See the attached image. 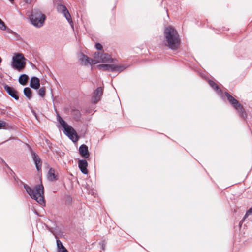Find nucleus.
Here are the masks:
<instances>
[{
    "label": "nucleus",
    "instance_id": "4c0bfd02",
    "mask_svg": "<svg viewBox=\"0 0 252 252\" xmlns=\"http://www.w3.org/2000/svg\"><path fill=\"white\" fill-rule=\"evenodd\" d=\"M7 141V140H6V141H4V142H2V143H0V144H3L4 143H5V142H6Z\"/></svg>",
    "mask_w": 252,
    "mask_h": 252
},
{
    "label": "nucleus",
    "instance_id": "bb28decb",
    "mask_svg": "<svg viewBox=\"0 0 252 252\" xmlns=\"http://www.w3.org/2000/svg\"><path fill=\"white\" fill-rule=\"evenodd\" d=\"M95 47L97 50H101L103 48L102 45L99 43H95Z\"/></svg>",
    "mask_w": 252,
    "mask_h": 252
},
{
    "label": "nucleus",
    "instance_id": "4be33fe9",
    "mask_svg": "<svg viewBox=\"0 0 252 252\" xmlns=\"http://www.w3.org/2000/svg\"><path fill=\"white\" fill-rule=\"evenodd\" d=\"M79 60L82 63H83L84 65H87L90 61V58L83 53L81 54Z\"/></svg>",
    "mask_w": 252,
    "mask_h": 252
},
{
    "label": "nucleus",
    "instance_id": "f704fd0d",
    "mask_svg": "<svg viewBox=\"0 0 252 252\" xmlns=\"http://www.w3.org/2000/svg\"><path fill=\"white\" fill-rule=\"evenodd\" d=\"M13 178H14L15 182L18 183V180H19L18 178L15 175V176H13Z\"/></svg>",
    "mask_w": 252,
    "mask_h": 252
},
{
    "label": "nucleus",
    "instance_id": "6e6552de",
    "mask_svg": "<svg viewBox=\"0 0 252 252\" xmlns=\"http://www.w3.org/2000/svg\"><path fill=\"white\" fill-rule=\"evenodd\" d=\"M100 70L105 71H110L112 72H121L127 67V65L125 64H101L97 66Z\"/></svg>",
    "mask_w": 252,
    "mask_h": 252
},
{
    "label": "nucleus",
    "instance_id": "1a4fd4ad",
    "mask_svg": "<svg viewBox=\"0 0 252 252\" xmlns=\"http://www.w3.org/2000/svg\"><path fill=\"white\" fill-rule=\"evenodd\" d=\"M57 10L59 12L62 13L64 15L69 23L72 22L71 15L65 5L61 4H58L57 6Z\"/></svg>",
    "mask_w": 252,
    "mask_h": 252
},
{
    "label": "nucleus",
    "instance_id": "7c9ffc66",
    "mask_svg": "<svg viewBox=\"0 0 252 252\" xmlns=\"http://www.w3.org/2000/svg\"><path fill=\"white\" fill-rule=\"evenodd\" d=\"M58 252H68L67 251V249L65 248H64L63 249L58 251Z\"/></svg>",
    "mask_w": 252,
    "mask_h": 252
},
{
    "label": "nucleus",
    "instance_id": "f8f14e48",
    "mask_svg": "<svg viewBox=\"0 0 252 252\" xmlns=\"http://www.w3.org/2000/svg\"><path fill=\"white\" fill-rule=\"evenodd\" d=\"M94 58L100 59L101 61L104 63L108 62L109 61L112 62L114 60V59L112 58L110 55L108 54L105 53H100L99 52L95 53Z\"/></svg>",
    "mask_w": 252,
    "mask_h": 252
},
{
    "label": "nucleus",
    "instance_id": "dca6fc26",
    "mask_svg": "<svg viewBox=\"0 0 252 252\" xmlns=\"http://www.w3.org/2000/svg\"><path fill=\"white\" fill-rule=\"evenodd\" d=\"M40 80L35 76L32 77L30 80V86L33 89L37 90L40 88Z\"/></svg>",
    "mask_w": 252,
    "mask_h": 252
},
{
    "label": "nucleus",
    "instance_id": "c85d7f7f",
    "mask_svg": "<svg viewBox=\"0 0 252 252\" xmlns=\"http://www.w3.org/2000/svg\"><path fill=\"white\" fill-rule=\"evenodd\" d=\"M71 201H72L71 197H70V196H68L66 199L65 203L66 204H70L71 202Z\"/></svg>",
    "mask_w": 252,
    "mask_h": 252
},
{
    "label": "nucleus",
    "instance_id": "7ed1b4c3",
    "mask_svg": "<svg viewBox=\"0 0 252 252\" xmlns=\"http://www.w3.org/2000/svg\"><path fill=\"white\" fill-rule=\"evenodd\" d=\"M20 182L23 185L27 193L32 199L36 200L41 206H45L46 203L44 197V187L42 184L35 186V188L33 189L22 181L20 180Z\"/></svg>",
    "mask_w": 252,
    "mask_h": 252
},
{
    "label": "nucleus",
    "instance_id": "393cba45",
    "mask_svg": "<svg viewBox=\"0 0 252 252\" xmlns=\"http://www.w3.org/2000/svg\"><path fill=\"white\" fill-rule=\"evenodd\" d=\"M0 29L2 31H5L6 30V26L1 19L0 21Z\"/></svg>",
    "mask_w": 252,
    "mask_h": 252
},
{
    "label": "nucleus",
    "instance_id": "72a5a7b5",
    "mask_svg": "<svg viewBox=\"0 0 252 252\" xmlns=\"http://www.w3.org/2000/svg\"><path fill=\"white\" fill-rule=\"evenodd\" d=\"M249 215H250L249 213L247 212H246V214H245L243 218V220H245V219L248 218Z\"/></svg>",
    "mask_w": 252,
    "mask_h": 252
},
{
    "label": "nucleus",
    "instance_id": "473e14b6",
    "mask_svg": "<svg viewBox=\"0 0 252 252\" xmlns=\"http://www.w3.org/2000/svg\"><path fill=\"white\" fill-rule=\"evenodd\" d=\"M247 212L249 213V215H252V207L250 208Z\"/></svg>",
    "mask_w": 252,
    "mask_h": 252
},
{
    "label": "nucleus",
    "instance_id": "cd10ccee",
    "mask_svg": "<svg viewBox=\"0 0 252 252\" xmlns=\"http://www.w3.org/2000/svg\"><path fill=\"white\" fill-rule=\"evenodd\" d=\"M6 125V123L1 120H0V129H1L3 127L5 126Z\"/></svg>",
    "mask_w": 252,
    "mask_h": 252
},
{
    "label": "nucleus",
    "instance_id": "6ab92c4d",
    "mask_svg": "<svg viewBox=\"0 0 252 252\" xmlns=\"http://www.w3.org/2000/svg\"><path fill=\"white\" fill-rule=\"evenodd\" d=\"M48 178L49 180L53 181L58 180L57 175L55 174V170L53 168H50L48 172Z\"/></svg>",
    "mask_w": 252,
    "mask_h": 252
},
{
    "label": "nucleus",
    "instance_id": "f3484780",
    "mask_svg": "<svg viewBox=\"0 0 252 252\" xmlns=\"http://www.w3.org/2000/svg\"><path fill=\"white\" fill-rule=\"evenodd\" d=\"M208 84L209 85L216 91V93L222 96L223 93L221 89L213 81L209 80Z\"/></svg>",
    "mask_w": 252,
    "mask_h": 252
},
{
    "label": "nucleus",
    "instance_id": "c756f323",
    "mask_svg": "<svg viewBox=\"0 0 252 252\" xmlns=\"http://www.w3.org/2000/svg\"><path fill=\"white\" fill-rule=\"evenodd\" d=\"M5 31H7V32L11 33V34H14L15 32L10 29L6 27V30Z\"/></svg>",
    "mask_w": 252,
    "mask_h": 252
},
{
    "label": "nucleus",
    "instance_id": "f03ea898",
    "mask_svg": "<svg viewBox=\"0 0 252 252\" xmlns=\"http://www.w3.org/2000/svg\"><path fill=\"white\" fill-rule=\"evenodd\" d=\"M20 182L23 185L27 193L32 199L36 200L41 206H45L46 203L44 197V187L42 184L35 186V188L33 189L22 181L20 180Z\"/></svg>",
    "mask_w": 252,
    "mask_h": 252
},
{
    "label": "nucleus",
    "instance_id": "e433bc0d",
    "mask_svg": "<svg viewBox=\"0 0 252 252\" xmlns=\"http://www.w3.org/2000/svg\"><path fill=\"white\" fill-rule=\"evenodd\" d=\"M34 213H35L37 216H39L37 211L35 210Z\"/></svg>",
    "mask_w": 252,
    "mask_h": 252
},
{
    "label": "nucleus",
    "instance_id": "a878e982",
    "mask_svg": "<svg viewBox=\"0 0 252 252\" xmlns=\"http://www.w3.org/2000/svg\"><path fill=\"white\" fill-rule=\"evenodd\" d=\"M99 62L96 59H93L90 58V63H88L90 65L95 64L98 63Z\"/></svg>",
    "mask_w": 252,
    "mask_h": 252
},
{
    "label": "nucleus",
    "instance_id": "2eb2a0df",
    "mask_svg": "<svg viewBox=\"0 0 252 252\" xmlns=\"http://www.w3.org/2000/svg\"><path fill=\"white\" fill-rule=\"evenodd\" d=\"M87 166L88 162L85 159H79L78 160V167L83 174H88Z\"/></svg>",
    "mask_w": 252,
    "mask_h": 252
},
{
    "label": "nucleus",
    "instance_id": "0eeeda50",
    "mask_svg": "<svg viewBox=\"0 0 252 252\" xmlns=\"http://www.w3.org/2000/svg\"><path fill=\"white\" fill-rule=\"evenodd\" d=\"M25 58L23 54L16 53L12 57L11 66L18 71H22L26 66Z\"/></svg>",
    "mask_w": 252,
    "mask_h": 252
},
{
    "label": "nucleus",
    "instance_id": "ea45409f",
    "mask_svg": "<svg viewBox=\"0 0 252 252\" xmlns=\"http://www.w3.org/2000/svg\"><path fill=\"white\" fill-rule=\"evenodd\" d=\"M10 1H13L14 0H9Z\"/></svg>",
    "mask_w": 252,
    "mask_h": 252
},
{
    "label": "nucleus",
    "instance_id": "f257e3e1",
    "mask_svg": "<svg viewBox=\"0 0 252 252\" xmlns=\"http://www.w3.org/2000/svg\"><path fill=\"white\" fill-rule=\"evenodd\" d=\"M164 36L166 42L165 45L169 49L175 51L179 48L181 39L177 31L173 27L169 26L165 28Z\"/></svg>",
    "mask_w": 252,
    "mask_h": 252
},
{
    "label": "nucleus",
    "instance_id": "b1692460",
    "mask_svg": "<svg viewBox=\"0 0 252 252\" xmlns=\"http://www.w3.org/2000/svg\"><path fill=\"white\" fill-rule=\"evenodd\" d=\"M56 244L58 251L65 248V247L63 245L62 242L59 239L56 240Z\"/></svg>",
    "mask_w": 252,
    "mask_h": 252
},
{
    "label": "nucleus",
    "instance_id": "423d86ee",
    "mask_svg": "<svg viewBox=\"0 0 252 252\" xmlns=\"http://www.w3.org/2000/svg\"><path fill=\"white\" fill-rule=\"evenodd\" d=\"M225 95L229 102L232 105L234 109L237 110L239 113V116L245 120L247 117V115L242 105H241L237 99L233 97L228 92H225Z\"/></svg>",
    "mask_w": 252,
    "mask_h": 252
},
{
    "label": "nucleus",
    "instance_id": "58836bf2",
    "mask_svg": "<svg viewBox=\"0 0 252 252\" xmlns=\"http://www.w3.org/2000/svg\"><path fill=\"white\" fill-rule=\"evenodd\" d=\"M242 225V224H240V223H239V226H240V227H241Z\"/></svg>",
    "mask_w": 252,
    "mask_h": 252
},
{
    "label": "nucleus",
    "instance_id": "c9c22d12",
    "mask_svg": "<svg viewBox=\"0 0 252 252\" xmlns=\"http://www.w3.org/2000/svg\"><path fill=\"white\" fill-rule=\"evenodd\" d=\"M245 220H243V218L240 220V224H243V222Z\"/></svg>",
    "mask_w": 252,
    "mask_h": 252
},
{
    "label": "nucleus",
    "instance_id": "4468645a",
    "mask_svg": "<svg viewBox=\"0 0 252 252\" xmlns=\"http://www.w3.org/2000/svg\"><path fill=\"white\" fill-rule=\"evenodd\" d=\"M78 151L80 155L84 159L88 158L90 156L88 147L84 144L80 146Z\"/></svg>",
    "mask_w": 252,
    "mask_h": 252
},
{
    "label": "nucleus",
    "instance_id": "2f4dec72",
    "mask_svg": "<svg viewBox=\"0 0 252 252\" xmlns=\"http://www.w3.org/2000/svg\"><path fill=\"white\" fill-rule=\"evenodd\" d=\"M8 168L9 169V170H10V173H9L10 175H12V176H15V173L13 172V171H12V170H11V169L9 167H8Z\"/></svg>",
    "mask_w": 252,
    "mask_h": 252
},
{
    "label": "nucleus",
    "instance_id": "aec40b11",
    "mask_svg": "<svg viewBox=\"0 0 252 252\" xmlns=\"http://www.w3.org/2000/svg\"><path fill=\"white\" fill-rule=\"evenodd\" d=\"M23 93L24 95L29 99L30 100L32 96V92L31 88L29 87H25L23 90Z\"/></svg>",
    "mask_w": 252,
    "mask_h": 252
},
{
    "label": "nucleus",
    "instance_id": "5701e85b",
    "mask_svg": "<svg viewBox=\"0 0 252 252\" xmlns=\"http://www.w3.org/2000/svg\"><path fill=\"white\" fill-rule=\"evenodd\" d=\"M46 90L45 87H41L39 88L38 91V94L42 98H44L45 95Z\"/></svg>",
    "mask_w": 252,
    "mask_h": 252
},
{
    "label": "nucleus",
    "instance_id": "ddd939ff",
    "mask_svg": "<svg viewBox=\"0 0 252 252\" xmlns=\"http://www.w3.org/2000/svg\"><path fill=\"white\" fill-rule=\"evenodd\" d=\"M31 154L32 159L35 163L37 170L39 172L41 170L42 161L39 156L36 154L33 151L31 150Z\"/></svg>",
    "mask_w": 252,
    "mask_h": 252
},
{
    "label": "nucleus",
    "instance_id": "20e7f679",
    "mask_svg": "<svg viewBox=\"0 0 252 252\" xmlns=\"http://www.w3.org/2000/svg\"><path fill=\"white\" fill-rule=\"evenodd\" d=\"M57 120L63 128V132L68 137V138L73 142L78 141V137L75 130L67 123L59 115H57Z\"/></svg>",
    "mask_w": 252,
    "mask_h": 252
},
{
    "label": "nucleus",
    "instance_id": "9b49d317",
    "mask_svg": "<svg viewBox=\"0 0 252 252\" xmlns=\"http://www.w3.org/2000/svg\"><path fill=\"white\" fill-rule=\"evenodd\" d=\"M4 88L6 91L7 93L12 98L16 100H18L19 99L18 92L13 87L9 86L7 84L4 85Z\"/></svg>",
    "mask_w": 252,
    "mask_h": 252
},
{
    "label": "nucleus",
    "instance_id": "a211bd4d",
    "mask_svg": "<svg viewBox=\"0 0 252 252\" xmlns=\"http://www.w3.org/2000/svg\"><path fill=\"white\" fill-rule=\"evenodd\" d=\"M71 115L75 121H79L80 120L81 113L79 110L72 108L71 110Z\"/></svg>",
    "mask_w": 252,
    "mask_h": 252
},
{
    "label": "nucleus",
    "instance_id": "9d476101",
    "mask_svg": "<svg viewBox=\"0 0 252 252\" xmlns=\"http://www.w3.org/2000/svg\"><path fill=\"white\" fill-rule=\"evenodd\" d=\"M103 92V88L102 87H97L92 97V102L94 104L97 103L100 100Z\"/></svg>",
    "mask_w": 252,
    "mask_h": 252
},
{
    "label": "nucleus",
    "instance_id": "39448f33",
    "mask_svg": "<svg viewBox=\"0 0 252 252\" xmlns=\"http://www.w3.org/2000/svg\"><path fill=\"white\" fill-rule=\"evenodd\" d=\"M30 20L36 28L42 27L46 19V16L37 9H32L29 17Z\"/></svg>",
    "mask_w": 252,
    "mask_h": 252
},
{
    "label": "nucleus",
    "instance_id": "412c9836",
    "mask_svg": "<svg viewBox=\"0 0 252 252\" xmlns=\"http://www.w3.org/2000/svg\"><path fill=\"white\" fill-rule=\"evenodd\" d=\"M28 79L29 77L27 75L25 74H23L20 75V76H19L18 81L21 85L25 86L27 84Z\"/></svg>",
    "mask_w": 252,
    "mask_h": 252
}]
</instances>
